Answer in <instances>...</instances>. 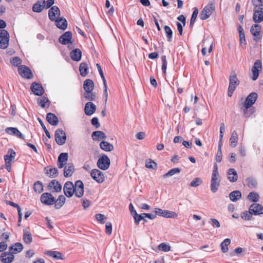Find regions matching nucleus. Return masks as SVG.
Listing matches in <instances>:
<instances>
[{
	"mask_svg": "<svg viewBox=\"0 0 263 263\" xmlns=\"http://www.w3.org/2000/svg\"><path fill=\"white\" fill-rule=\"evenodd\" d=\"M239 81L235 72H232L229 77V86L228 95L231 97L236 87L239 85Z\"/></svg>",
	"mask_w": 263,
	"mask_h": 263,
	"instance_id": "nucleus-1",
	"label": "nucleus"
},
{
	"mask_svg": "<svg viewBox=\"0 0 263 263\" xmlns=\"http://www.w3.org/2000/svg\"><path fill=\"white\" fill-rule=\"evenodd\" d=\"M16 153L11 148L9 149L7 154L4 156L5 167L9 172L11 171L12 162L14 159Z\"/></svg>",
	"mask_w": 263,
	"mask_h": 263,
	"instance_id": "nucleus-2",
	"label": "nucleus"
},
{
	"mask_svg": "<svg viewBox=\"0 0 263 263\" xmlns=\"http://www.w3.org/2000/svg\"><path fill=\"white\" fill-rule=\"evenodd\" d=\"M215 11V7L212 3H209L204 7L200 14V18L202 20L208 19Z\"/></svg>",
	"mask_w": 263,
	"mask_h": 263,
	"instance_id": "nucleus-3",
	"label": "nucleus"
},
{
	"mask_svg": "<svg viewBox=\"0 0 263 263\" xmlns=\"http://www.w3.org/2000/svg\"><path fill=\"white\" fill-rule=\"evenodd\" d=\"M9 34L6 30H0V48L6 49L9 45Z\"/></svg>",
	"mask_w": 263,
	"mask_h": 263,
	"instance_id": "nucleus-4",
	"label": "nucleus"
},
{
	"mask_svg": "<svg viewBox=\"0 0 263 263\" xmlns=\"http://www.w3.org/2000/svg\"><path fill=\"white\" fill-rule=\"evenodd\" d=\"M110 164V159L105 155H104L99 158L97 163L98 167L102 170H107L109 167Z\"/></svg>",
	"mask_w": 263,
	"mask_h": 263,
	"instance_id": "nucleus-5",
	"label": "nucleus"
},
{
	"mask_svg": "<svg viewBox=\"0 0 263 263\" xmlns=\"http://www.w3.org/2000/svg\"><path fill=\"white\" fill-rule=\"evenodd\" d=\"M91 178L98 183H101L105 180V176L103 172L98 169H93L91 171Z\"/></svg>",
	"mask_w": 263,
	"mask_h": 263,
	"instance_id": "nucleus-6",
	"label": "nucleus"
},
{
	"mask_svg": "<svg viewBox=\"0 0 263 263\" xmlns=\"http://www.w3.org/2000/svg\"><path fill=\"white\" fill-rule=\"evenodd\" d=\"M66 140L65 133L61 129H58L55 132V140L58 144L63 145Z\"/></svg>",
	"mask_w": 263,
	"mask_h": 263,
	"instance_id": "nucleus-7",
	"label": "nucleus"
},
{
	"mask_svg": "<svg viewBox=\"0 0 263 263\" xmlns=\"http://www.w3.org/2000/svg\"><path fill=\"white\" fill-rule=\"evenodd\" d=\"M41 201L45 205H52L55 202V198L51 194L45 193L41 196Z\"/></svg>",
	"mask_w": 263,
	"mask_h": 263,
	"instance_id": "nucleus-8",
	"label": "nucleus"
},
{
	"mask_svg": "<svg viewBox=\"0 0 263 263\" xmlns=\"http://www.w3.org/2000/svg\"><path fill=\"white\" fill-rule=\"evenodd\" d=\"M74 192L76 196L78 198H81L84 194V184L82 181L77 180L74 185Z\"/></svg>",
	"mask_w": 263,
	"mask_h": 263,
	"instance_id": "nucleus-9",
	"label": "nucleus"
},
{
	"mask_svg": "<svg viewBox=\"0 0 263 263\" xmlns=\"http://www.w3.org/2000/svg\"><path fill=\"white\" fill-rule=\"evenodd\" d=\"M220 179L219 175H212L211 181V191L213 193H215L220 186Z\"/></svg>",
	"mask_w": 263,
	"mask_h": 263,
	"instance_id": "nucleus-10",
	"label": "nucleus"
},
{
	"mask_svg": "<svg viewBox=\"0 0 263 263\" xmlns=\"http://www.w3.org/2000/svg\"><path fill=\"white\" fill-rule=\"evenodd\" d=\"M63 191L67 197H71L74 192V184L70 181L66 182L64 186Z\"/></svg>",
	"mask_w": 263,
	"mask_h": 263,
	"instance_id": "nucleus-11",
	"label": "nucleus"
},
{
	"mask_svg": "<svg viewBox=\"0 0 263 263\" xmlns=\"http://www.w3.org/2000/svg\"><path fill=\"white\" fill-rule=\"evenodd\" d=\"M18 71L19 74L23 78L30 79L33 77L31 70L27 66H21Z\"/></svg>",
	"mask_w": 263,
	"mask_h": 263,
	"instance_id": "nucleus-12",
	"label": "nucleus"
},
{
	"mask_svg": "<svg viewBox=\"0 0 263 263\" xmlns=\"http://www.w3.org/2000/svg\"><path fill=\"white\" fill-rule=\"evenodd\" d=\"M253 20L256 23L263 21V8L257 7L254 8Z\"/></svg>",
	"mask_w": 263,
	"mask_h": 263,
	"instance_id": "nucleus-13",
	"label": "nucleus"
},
{
	"mask_svg": "<svg viewBox=\"0 0 263 263\" xmlns=\"http://www.w3.org/2000/svg\"><path fill=\"white\" fill-rule=\"evenodd\" d=\"M262 65L261 62L260 60H256L254 64V66L252 68V71L253 74V77L252 78L253 80H256L259 76V71L261 69Z\"/></svg>",
	"mask_w": 263,
	"mask_h": 263,
	"instance_id": "nucleus-14",
	"label": "nucleus"
},
{
	"mask_svg": "<svg viewBox=\"0 0 263 263\" xmlns=\"http://www.w3.org/2000/svg\"><path fill=\"white\" fill-rule=\"evenodd\" d=\"M60 15V11L57 6L52 7L49 10L48 15L50 20L52 21L57 20Z\"/></svg>",
	"mask_w": 263,
	"mask_h": 263,
	"instance_id": "nucleus-15",
	"label": "nucleus"
},
{
	"mask_svg": "<svg viewBox=\"0 0 263 263\" xmlns=\"http://www.w3.org/2000/svg\"><path fill=\"white\" fill-rule=\"evenodd\" d=\"M257 95L255 92L251 93L246 98L244 105L247 108H250L256 101Z\"/></svg>",
	"mask_w": 263,
	"mask_h": 263,
	"instance_id": "nucleus-16",
	"label": "nucleus"
},
{
	"mask_svg": "<svg viewBox=\"0 0 263 263\" xmlns=\"http://www.w3.org/2000/svg\"><path fill=\"white\" fill-rule=\"evenodd\" d=\"M68 155L66 153H62L60 154L58 159V166L59 168H63L67 164L68 161Z\"/></svg>",
	"mask_w": 263,
	"mask_h": 263,
	"instance_id": "nucleus-17",
	"label": "nucleus"
},
{
	"mask_svg": "<svg viewBox=\"0 0 263 263\" xmlns=\"http://www.w3.org/2000/svg\"><path fill=\"white\" fill-rule=\"evenodd\" d=\"M250 213L254 215H259L263 214V206L258 203L252 204L250 208Z\"/></svg>",
	"mask_w": 263,
	"mask_h": 263,
	"instance_id": "nucleus-18",
	"label": "nucleus"
},
{
	"mask_svg": "<svg viewBox=\"0 0 263 263\" xmlns=\"http://www.w3.org/2000/svg\"><path fill=\"white\" fill-rule=\"evenodd\" d=\"M14 255L11 252H5L3 253L0 257L1 261L3 263H11L14 260Z\"/></svg>",
	"mask_w": 263,
	"mask_h": 263,
	"instance_id": "nucleus-19",
	"label": "nucleus"
},
{
	"mask_svg": "<svg viewBox=\"0 0 263 263\" xmlns=\"http://www.w3.org/2000/svg\"><path fill=\"white\" fill-rule=\"evenodd\" d=\"M71 39L72 33L70 31H67L59 38V42L62 44L67 45L71 43Z\"/></svg>",
	"mask_w": 263,
	"mask_h": 263,
	"instance_id": "nucleus-20",
	"label": "nucleus"
},
{
	"mask_svg": "<svg viewBox=\"0 0 263 263\" xmlns=\"http://www.w3.org/2000/svg\"><path fill=\"white\" fill-rule=\"evenodd\" d=\"M32 91L36 96H42L44 92V89L42 85L40 84L33 83L31 86Z\"/></svg>",
	"mask_w": 263,
	"mask_h": 263,
	"instance_id": "nucleus-21",
	"label": "nucleus"
},
{
	"mask_svg": "<svg viewBox=\"0 0 263 263\" xmlns=\"http://www.w3.org/2000/svg\"><path fill=\"white\" fill-rule=\"evenodd\" d=\"M96 110V106L91 102H87L84 107L85 114L87 116L92 115Z\"/></svg>",
	"mask_w": 263,
	"mask_h": 263,
	"instance_id": "nucleus-22",
	"label": "nucleus"
},
{
	"mask_svg": "<svg viewBox=\"0 0 263 263\" xmlns=\"http://www.w3.org/2000/svg\"><path fill=\"white\" fill-rule=\"evenodd\" d=\"M74 171V165L71 163L67 164L64 170V175L65 177L72 176Z\"/></svg>",
	"mask_w": 263,
	"mask_h": 263,
	"instance_id": "nucleus-23",
	"label": "nucleus"
},
{
	"mask_svg": "<svg viewBox=\"0 0 263 263\" xmlns=\"http://www.w3.org/2000/svg\"><path fill=\"white\" fill-rule=\"evenodd\" d=\"M6 131L8 134L10 135H15L22 139H24V135L16 128L8 127L6 129Z\"/></svg>",
	"mask_w": 263,
	"mask_h": 263,
	"instance_id": "nucleus-24",
	"label": "nucleus"
},
{
	"mask_svg": "<svg viewBox=\"0 0 263 263\" xmlns=\"http://www.w3.org/2000/svg\"><path fill=\"white\" fill-rule=\"evenodd\" d=\"M228 178L231 182H236L238 179L236 171L234 168H230L228 171Z\"/></svg>",
	"mask_w": 263,
	"mask_h": 263,
	"instance_id": "nucleus-25",
	"label": "nucleus"
},
{
	"mask_svg": "<svg viewBox=\"0 0 263 263\" xmlns=\"http://www.w3.org/2000/svg\"><path fill=\"white\" fill-rule=\"evenodd\" d=\"M46 119L52 125H57L59 123L58 117L52 113H48L47 114Z\"/></svg>",
	"mask_w": 263,
	"mask_h": 263,
	"instance_id": "nucleus-26",
	"label": "nucleus"
},
{
	"mask_svg": "<svg viewBox=\"0 0 263 263\" xmlns=\"http://www.w3.org/2000/svg\"><path fill=\"white\" fill-rule=\"evenodd\" d=\"M238 31L239 34L240 45L242 48H244L246 46V40L245 32L242 27L239 26L238 27Z\"/></svg>",
	"mask_w": 263,
	"mask_h": 263,
	"instance_id": "nucleus-27",
	"label": "nucleus"
},
{
	"mask_svg": "<svg viewBox=\"0 0 263 263\" xmlns=\"http://www.w3.org/2000/svg\"><path fill=\"white\" fill-rule=\"evenodd\" d=\"M100 148L105 152H111L113 151L114 145L107 141H102L100 143Z\"/></svg>",
	"mask_w": 263,
	"mask_h": 263,
	"instance_id": "nucleus-28",
	"label": "nucleus"
},
{
	"mask_svg": "<svg viewBox=\"0 0 263 263\" xmlns=\"http://www.w3.org/2000/svg\"><path fill=\"white\" fill-rule=\"evenodd\" d=\"M82 52L79 49H76L70 52V57L74 61H79L81 59Z\"/></svg>",
	"mask_w": 263,
	"mask_h": 263,
	"instance_id": "nucleus-29",
	"label": "nucleus"
},
{
	"mask_svg": "<svg viewBox=\"0 0 263 263\" xmlns=\"http://www.w3.org/2000/svg\"><path fill=\"white\" fill-rule=\"evenodd\" d=\"M49 186L52 189V192H59L62 190V185L56 180H53L49 183Z\"/></svg>",
	"mask_w": 263,
	"mask_h": 263,
	"instance_id": "nucleus-30",
	"label": "nucleus"
},
{
	"mask_svg": "<svg viewBox=\"0 0 263 263\" xmlns=\"http://www.w3.org/2000/svg\"><path fill=\"white\" fill-rule=\"evenodd\" d=\"M54 21L56 22V26L58 28L62 30H65L67 28V23L65 18L59 17Z\"/></svg>",
	"mask_w": 263,
	"mask_h": 263,
	"instance_id": "nucleus-31",
	"label": "nucleus"
},
{
	"mask_svg": "<svg viewBox=\"0 0 263 263\" xmlns=\"http://www.w3.org/2000/svg\"><path fill=\"white\" fill-rule=\"evenodd\" d=\"M92 137L94 140L100 141L102 139H105L106 136L105 133L102 131H96L92 133Z\"/></svg>",
	"mask_w": 263,
	"mask_h": 263,
	"instance_id": "nucleus-32",
	"label": "nucleus"
},
{
	"mask_svg": "<svg viewBox=\"0 0 263 263\" xmlns=\"http://www.w3.org/2000/svg\"><path fill=\"white\" fill-rule=\"evenodd\" d=\"M83 87L85 91H92L94 88L93 81L90 79L86 80L84 82Z\"/></svg>",
	"mask_w": 263,
	"mask_h": 263,
	"instance_id": "nucleus-33",
	"label": "nucleus"
},
{
	"mask_svg": "<svg viewBox=\"0 0 263 263\" xmlns=\"http://www.w3.org/2000/svg\"><path fill=\"white\" fill-rule=\"evenodd\" d=\"M46 170V174L50 178H55L58 176L59 174L58 170L55 167H47L45 168Z\"/></svg>",
	"mask_w": 263,
	"mask_h": 263,
	"instance_id": "nucleus-34",
	"label": "nucleus"
},
{
	"mask_svg": "<svg viewBox=\"0 0 263 263\" xmlns=\"http://www.w3.org/2000/svg\"><path fill=\"white\" fill-rule=\"evenodd\" d=\"M238 140V137L237 132L236 131H233L230 139V145L232 147H236Z\"/></svg>",
	"mask_w": 263,
	"mask_h": 263,
	"instance_id": "nucleus-35",
	"label": "nucleus"
},
{
	"mask_svg": "<svg viewBox=\"0 0 263 263\" xmlns=\"http://www.w3.org/2000/svg\"><path fill=\"white\" fill-rule=\"evenodd\" d=\"M23 249V245L21 243L17 242L9 248V251H10L11 252V253L12 254L17 253L20 252Z\"/></svg>",
	"mask_w": 263,
	"mask_h": 263,
	"instance_id": "nucleus-36",
	"label": "nucleus"
},
{
	"mask_svg": "<svg viewBox=\"0 0 263 263\" xmlns=\"http://www.w3.org/2000/svg\"><path fill=\"white\" fill-rule=\"evenodd\" d=\"M261 30V26L260 25L255 24L253 25L250 29V31L252 35L257 37L260 35Z\"/></svg>",
	"mask_w": 263,
	"mask_h": 263,
	"instance_id": "nucleus-37",
	"label": "nucleus"
},
{
	"mask_svg": "<svg viewBox=\"0 0 263 263\" xmlns=\"http://www.w3.org/2000/svg\"><path fill=\"white\" fill-rule=\"evenodd\" d=\"M229 197L231 201L235 202L241 198V193L239 191H235L230 194Z\"/></svg>",
	"mask_w": 263,
	"mask_h": 263,
	"instance_id": "nucleus-38",
	"label": "nucleus"
},
{
	"mask_svg": "<svg viewBox=\"0 0 263 263\" xmlns=\"http://www.w3.org/2000/svg\"><path fill=\"white\" fill-rule=\"evenodd\" d=\"M65 197L63 195L59 196L58 198L55 200L54 203H55V208L57 209H60L64 204L65 202Z\"/></svg>",
	"mask_w": 263,
	"mask_h": 263,
	"instance_id": "nucleus-39",
	"label": "nucleus"
},
{
	"mask_svg": "<svg viewBox=\"0 0 263 263\" xmlns=\"http://www.w3.org/2000/svg\"><path fill=\"white\" fill-rule=\"evenodd\" d=\"M45 3H46L45 1H43L42 4H41V2L36 3L32 7L33 11L35 12H41L43 10L44 8L45 7Z\"/></svg>",
	"mask_w": 263,
	"mask_h": 263,
	"instance_id": "nucleus-40",
	"label": "nucleus"
},
{
	"mask_svg": "<svg viewBox=\"0 0 263 263\" xmlns=\"http://www.w3.org/2000/svg\"><path fill=\"white\" fill-rule=\"evenodd\" d=\"M79 70L82 77H86L88 74V66L85 63L80 64Z\"/></svg>",
	"mask_w": 263,
	"mask_h": 263,
	"instance_id": "nucleus-41",
	"label": "nucleus"
},
{
	"mask_svg": "<svg viewBox=\"0 0 263 263\" xmlns=\"http://www.w3.org/2000/svg\"><path fill=\"white\" fill-rule=\"evenodd\" d=\"M231 240L229 238L225 239L220 244L221 251L226 253L228 251V246L230 244Z\"/></svg>",
	"mask_w": 263,
	"mask_h": 263,
	"instance_id": "nucleus-42",
	"label": "nucleus"
},
{
	"mask_svg": "<svg viewBox=\"0 0 263 263\" xmlns=\"http://www.w3.org/2000/svg\"><path fill=\"white\" fill-rule=\"evenodd\" d=\"M46 254L57 259H63L62 254L58 251H48Z\"/></svg>",
	"mask_w": 263,
	"mask_h": 263,
	"instance_id": "nucleus-43",
	"label": "nucleus"
},
{
	"mask_svg": "<svg viewBox=\"0 0 263 263\" xmlns=\"http://www.w3.org/2000/svg\"><path fill=\"white\" fill-rule=\"evenodd\" d=\"M38 102L40 105L43 108L48 107L49 106V101L46 97H42L38 99Z\"/></svg>",
	"mask_w": 263,
	"mask_h": 263,
	"instance_id": "nucleus-44",
	"label": "nucleus"
},
{
	"mask_svg": "<svg viewBox=\"0 0 263 263\" xmlns=\"http://www.w3.org/2000/svg\"><path fill=\"white\" fill-rule=\"evenodd\" d=\"M163 217L168 218H176L178 217V215L174 212L164 210Z\"/></svg>",
	"mask_w": 263,
	"mask_h": 263,
	"instance_id": "nucleus-45",
	"label": "nucleus"
},
{
	"mask_svg": "<svg viewBox=\"0 0 263 263\" xmlns=\"http://www.w3.org/2000/svg\"><path fill=\"white\" fill-rule=\"evenodd\" d=\"M180 172V169L179 168H174L170 170L167 173L164 174L162 177L163 178H166L168 177L172 176L173 175L178 174Z\"/></svg>",
	"mask_w": 263,
	"mask_h": 263,
	"instance_id": "nucleus-46",
	"label": "nucleus"
},
{
	"mask_svg": "<svg viewBox=\"0 0 263 263\" xmlns=\"http://www.w3.org/2000/svg\"><path fill=\"white\" fill-rule=\"evenodd\" d=\"M23 240L26 244H30L32 241V235L28 232H25L23 234Z\"/></svg>",
	"mask_w": 263,
	"mask_h": 263,
	"instance_id": "nucleus-47",
	"label": "nucleus"
},
{
	"mask_svg": "<svg viewBox=\"0 0 263 263\" xmlns=\"http://www.w3.org/2000/svg\"><path fill=\"white\" fill-rule=\"evenodd\" d=\"M34 190L37 193H40L43 191V185L41 181H36L34 183Z\"/></svg>",
	"mask_w": 263,
	"mask_h": 263,
	"instance_id": "nucleus-48",
	"label": "nucleus"
},
{
	"mask_svg": "<svg viewBox=\"0 0 263 263\" xmlns=\"http://www.w3.org/2000/svg\"><path fill=\"white\" fill-rule=\"evenodd\" d=\"M259 198V195L255 192H252L249 193L248 196L249 200L252 202H257L258 201Z\"/></svg>",
	"mask_w": 263,
	"mask_h": 263,
	"instance_id": "nucleus-49",
	"label": "nucleus"
},
{
	"mask_svg": "<svg viewBox=\"0 0 263 263\" xmlns=\"http://www.w3.org/2000/svg\"><path fill=\"white\" fill-rule=\"evenodd\" d=\"M164 28L165 32L166 34L167 41L168 42H171L172 39V34H173L172 30L171 29V28L167 26H165Z\"/></svg>",
	"mask_w": 263,
	"mask_h": 263,
	"instance_id": "nucleus-50",
	"label": "nucleus"
},
{
	"mask_svg": "<svg viewBox=\"0 0 263 263\" xmlns=\"http://www.w3.org/2000/svg\"><path fill=\"white\" fill-rule=\"evenodd\" d=\"M202 183V181L201 179L200 178L197 177L194 178L190 183V186L192 187H197Z\"/></svg>",
	"mask_w": 263,
	"mask_h": 263,
	"instance_id": "nucleus-51",
	"label": "nucleus"
},
{
	"mask_svg": "<svg viewBox=\"0 0 263 263\" xmlns=\"http://www.w3.org/2000/svg\"><path fill=\"white\" fill-rule=\"evenodd\" d=\"M198 14V9L196 7H195L194 8V11H193L192 16H191V21H190V25H193L194 24V23L196 21V19L197 17Z\"/></svg>",
	"mask_w": 263,
	"mask_h": 263,
	"instance_id": "nucleus-52",
	"label": "nucleus"
},
{
	"mask_svg": "<svg viewBox=\"0 0 263 263\" xmlns=\"http://www.w3.org/2000/svg\"><path fill=\"white\" fill-rule=\"evenodd\" d=\"M158 249L164 252H168L171 249L170 245L165 243H161L158 246Z\"/></svg>",
	"mask_w": 263,
	"mask_h": 263,
	"instance_id": "nucleus-53",
	"label": "nucleus"
},
{
	"mask_svg": "<svg viewBox=\"0 0 263 263\" xmlns=\"http://www.w3.org/2000/svg\"><path fill=\"white\" fill-rule=\"evenodd\" d=\"M145 216L143 215V214L141 215L136 214L134 216V220L135 223L138 225L139 223V221L141 220H143L145 222H147V220L145 218Z\"/></svg>",
	"mask_w": 263,
	"mask_h": 263,
	"instance_id": "nucleus-54",
	"label": "nucleus"
},
{
	"mask_svg": "<svg viewBox=\"0 0 263 263\" xmlns=\"http://www.w3.org/2000/svg\"><path fill=\"white\" fill-rule=\"evenodd\" d=\"M84 97L86 99L90 101H94L96 98V95L92 91H86Z\"/></svg>",
	"mask_w": 263,
	"mask_h": 263,
	"instance_id": "nucleus-55",
	"label": "nucleus"
},
{
	"mask_svg": "<svg viewBox=\"0 0 263 263\" xmlns=\"http://www.w3.org/2000/svg\"><path fill=\"white\" fill-rule=\"evenodd\" d=\"M244 107L243 114L246 118L250 117V116L254 112V110L253 108H247L245 105Z\"/></svg>",
	"mask_w": 263,
	"mask_h": 263,
	"instance_id": "nucleus-56",
	"label": "nucleus"
},
{
	"mask_svg": "<svg viewBox=\"0 0 263 263\" xmlns=\"http://www.w3.org/2000/svg\"><path fill=\"white\" fill-rule=\"evenodd\" d=\"M252 213H250V211L249 212L245 211L241 213L240 216L245 220H249L252 218Z\"/></svg>",
	"mask_w": 263,
	"mask_h": 263,
	"instance_id": "nucleus-57",
	"label": "nucleus"
},
{
	"mask_svg": "<svg viewBox=\"0 0 263 263\" xmlns=\"http://www.w3.org/2000/svg\"><path fill=\"white\" fill-rule=\"evenodd\" d=\"M246 183L250 187H255L257 185V182L256 180L251 177H249L247 179Z\"/></svg>",
	"mask_w": 263,
	"mask_h": 263,
	"instance_id": "nucleus-58",
	"label": "nucleus"
},
{
	"mask_svg": "<svg viewBox=\"0 0 263 263\" xmlns=\"http://www.w3.org/2000/svg\"><path fill=\"white\" fill-rule=\"evenodd\" d=\"M10 62L11 64L13 66H18L19 65L21 64L22 60L20 58L15 57L12 59Z\"/></svg>",
	"mask_w": 263,
	"mask_h": 263,
	"instance_id": "nucleus-59",
	"label": "nucleus"
},
{
	"mask_svg": "<svg viewBox=\"0 0 263 263\" xmlns=\"http://www.w3.org/2000/svg\"><path fill=\"white\" fill-rule=\"evenodd\" d=\"M161 60L162 61V70L163 73H165L166 71V68H167V64L166 56L162 55L161 57Z\"/></svg>",
	"mask_w": 263,
	"mask_h": 263,
	"instance_id": "nucleus-60",
	"label": "nucleus"
},
{
	"mask_svg": "<svg viewBox=\"0 0 263 263\" xmlns=\"http://www.w3.org/2000/svg\"><path fill=\"white\" fill-rule=\"evenodd\" d=\"M146 167L148 168L155 169L157 167V164L152 160H149L146 162Z\"/></svg>",
	"mask_w": 263,
	"mask_h": 263,
	"instance_id": "nucleus-61",
	"label": "nucleus"
},
{
	"mask_svg": "<svg viewBox=\"0 0 263 263\" xmlns=\"http://www.w3.org/2000/svg\"><path fill=\"white\" fill-rule=\"evenodd\" d=\"M209 222L211 223V224L213 227L218 228L220 227V222L218 221V220L215 218H211L210 219Z\"/></svg>",
	"mask_w": 263,
	"mask_h": 263,
	"instance_id": "nucleus-62",
	"label": "nucleus"
},
{
	"mask_svg": "<svg viewBox=\"0 0 263 263\" xmlns=\"http://www.w3.org/2000/svg\"><path fill=\"white\" fill-rule=\"evenodd\" d=\"M105 232L108 235H110L112 233V224L110 222H107L105 226Z\"/></svg>",
	"mask_w": 263,
	"mask_h": 263,
	"instance_id": "nucleus-63",
	"label": "nucleus"
},
{
	"mask_svg": "<svg viewBox=\"0 0 263 263\" xmlns=\"http://www.w3.org/2000/svg\"><path fill=\"white\" fill-rule=\"evenodd\" d=\"M96 218L101 223H104V220L106 219V217L104 215L102 214H97L96 215Z\"/></svg>",
	"mask_w": 263,
	"mask_h": 263,
	"instance_id": "nucleus-64",
	"label": "nucleus"
}]
</instances>
